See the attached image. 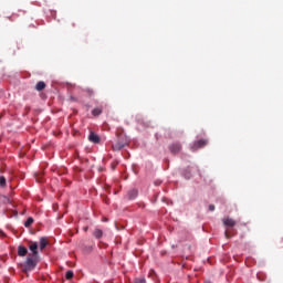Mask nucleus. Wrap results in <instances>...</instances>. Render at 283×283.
Segmentation results:
<instances>
[{
	"mask_svg": "<svg viewBox=\"0 0 283 283\" xmlns=\"http://www.w3.org/2000/svg\"><path fill=\"white\" fill-rule=\"evenodd\" d=\"M93 116H101L103 114V108L102 107H96L92 111Z\"/></svg>",
	"mask_w": 283,
	"mask_h": 283,
	"instance_id": "nucleus-13",
	"label": "nucleus"
},
{
	"mask_svg": "<svg viewBox=\"0 0 283 283\" xmlns=\"http://www.w3.org/2000/svg\"><path fill=\"white\" fill-rule=\"evenodd\" d=\"M0 235H6V233H3V231H0Z\"/></svg>",
	"mask_w": 283,
	"mask_h": 283,
	"instance_id": "nucleus-22",
	"label": "nucleus"
},
{
	"mask_svg": "<svg viewBox=\"0 0 283 283\" xmlns=\"http://www.w3.org/2000/svg\"><path fill=\"white\" fill-rule=\"evenodd\" d=\"M88 140L91 143L98 144V143H101V137H98V135L94 134V132H91V134L88 136Z\"/></svg>",
	"mask_w": 283,
	"mask_h": 283,
	"instance_id": "nucleus-6",
	"label": "nucleus"
},
{
	"mask_svg": "<svg viewBox=\"0 0 283 283\" xmlns=\"http://www.w3.org/2000/svg\"><path fill=\"white\" fill-rule=\"evenodd\" d=\"M209 211H216V206L210 205V206H209Z\"/></svg>",
	"mask_w": 283,
	"mask_h": 283,
	"instance_id": "nucleus-19",
	"label": "nucleus"
},
{
	"mask_svg": "<svg viewBox=\"0 0 283 283\" xmlns=\"http://www.w3.org/2000/svg\"><path fill=\"white\" fill-rule=\"evenodd\" d=\"M44 88H45V82L40 81L36 83V85H35L36 92H43Z\"/></svg>",
	"mask_w": 283,
	"mask_h": 283,
	"instance_id": "nucleus-10",
	"label": "nucleus"
},
{
	"mask_svg": "<svg viewBox=\"0 0 283 283\" xmlns=\"http://www.w3.org/2000/svg\"><path fill=\"white\" fill-rule=\"evenodd\" d=\"M39 264V256H29L24 263L25 271H34Z\"/></svg>",
	"mask_w": 283,
	"mask_h": 283,
	"instance_id": "nucleus-2",
	"label": "nucleus"
},
{
	"mask_svg": "<svg viewBox=\"0 0 283 283\" xmlns=\"http://www.w3.org/2000/svg\"><path fill=\"white\" fill-rule=\"evenodd\" d=\"M0 187H6V177H0Z\"/></svg>",
	"mask_w": 283,
	"mask_h": 283,
	"instance_id": "nucleus-17",
	"label": "nucleus"
},
{
	"mask_svg": "<svg viewBox=\"0 0 283 283\" xmlns=\"http://www.w3.org/2000/svg\"><path fill=\"white\" fill-rule=\"evenodd\" d=\"M117 142L113 144V151H120L124 147H127L129 145V138L126 137L125 133L123 130L119 133H116Z\"/></svg>",
	"mask_w": 283,
	"mask_h": 283,
	"instance_id": "nucleus-1",
	"label": "nucleus"
},
{
	"mask_svg": "<svg viewBox=\"0 0 283 283\" xmlns=\"http://www.w3.org/2000/svg\"><path fill=\"white\" fill-rule=\"evenodd\" d=\"M32 224H34V219L32 217H29L24 222V227L28 229L29 227H32Z\"/></svg>",
	"mask_w": 283,
	"mask_h": 283,
	"instance_id": "nucleus-14",
	"label": "nucleus"
},
{
	"mask_svg": "<svg viewBox=\"0 0 283 283\" xmlns=\"http://www.w3.org/2000/svg\"><path fill=\"white\" fill-rule=\"evenodd\" d=\"M48 247V239L45 237L40 238V250L43 251Z\"/></svg>",
	"mask_w": 283,
	"mask_h": 283,
	"instance_id": "nucleus-11",
	"label": "nucleus"
},
{
	"mask_svg": "<svg viewBox=\"0 0 283 283\" xmlns=\"http://www.w3.org/2000/svg\"><path fill=\"white\" fill-rule=\"evenodd\" d=\"M207 145H209V140L207 139L196 140L191 146V150L198 151V149H202V147H207Z\"/></svg>",
	"mask_w": 283,
	"mask_h": 283,
	"instance_id": "nucleus-3",
	"label": "nucleus"
},
{
	"mask_svg": "<svg viewBox=\"0 0 283 283\" xmlns=\"http://www.w3.org/2000/svg\"><path fill=\"white\" fill-rule=\"evenodd\" d=\"M224 237L228 238V239L231 238L230 234H229V230H226Z\"/></svg>",
	"mask_w": 283,
	"mask_h": 283,
	"instance_id": "nucleus-21",
	"label": "nucleus"
},
{
	"mask_svg": "<svg viewBox=\"0 0 283 283\" xmlns=\"http://www.w3.org/2000/svg\"><path fill=\"white\" fill-rule=\"evenodd\" d=\"M18 255L20 258H25V255H28V248H25L23 245H19V248H18Z\"/></svg>",
	"mask_w": 283,
	"mask_h": 283,
	"instance_id": "nucleus-7",
	"label": "nucleus"
},
{
	"mask_svg": "<svg viewBox=\"0 0 283 283\" xmlns=\"http://www.w3.org/2000/svg\"><path fill=\"white\" fill-rule=\"evenodd\" d=\"M94 238H96L97 240H101V238H103V230L101 229H95L93 232Z\"/></svg>",
	"mask_w": 283,
	"mask_h": 283,
	"instance_id": "nucleus-12",
	"label": "nucleus"
},
{
	"mask_svg": "<svg viewBox=\"0 0 283 283\" xmlns=\"http://www.w3.org/2000/svg\"><path fill=\"white\" fill-rule=\"evenodd\" d=\"M223 224H224V227L233 228L235 226V220H233L231 218H224Z\"/></svg>",
	"mask_w": 283,
	"mask_h": 283,
	"instance_id": "nucleus-8",
	"label": "nucleus"
},
{
	"mask_svg": "<svg viewBox=\"0 0 283 283\" xmlns=\"http://www.w3.org/2000/svg\"><path fill=\"white\" fill-rule=\"evenodd\" d=\"M170 151H172V154H176V151H177V150H176V146H171V147H170Z\"/></svg>",
	"mask_w": 283,
	"mask_h": 283,
	"instance_id": "nucleus-20",
	"label": "nucleus"
},
{
	"mask_svg": "<svg viewBox=\"0 0 283 283\" xmlns=\"http://www.w3.org/2000/svg\"><path fill=\"white\" fill-rule=\"evenodd\" d=\"M134 283H146L145 279H136Z\"/></svg>",
	"mask_w": 283,
	"mask_h": 283,
	"instance_id": "nucleus-18",
	"label": "nucleus"
},
{
	"mask_svg": "<svg viewBox=\"0 0 283 283\" xmlns=\"http://www.w3.org/2000/svg\"><path fill=\"white\" fill-rule=\"evenodd\" d=\"M72 277H74V272L72 270H69L66 273H65V279L66 280H72Z\"/></svg>",
	"mask_w": 283,
	"mask_h": 283,
	"instance_id": "nucleus-15",
	"label": "nucleus"
},
{
	"mask_svg": "<svg viewBox=\"0 0 283 283\" xmlns=\"http://www.w3.org/2000/svg\"><path fill=\"white\" fill-rule=\"evenodd\" d=\"M155 185H160V182L157 181V182H155Z\"/></svg>",
	"mask_w": 283,
	"mask_h": 283,
	"instance_id": "nucleus-23",
	"label": "nucleus"
},
{
	"mask_svg": "<svg viewBox=\"0 0 283 283\" xmlns=\"http://www.w3.org/2000/svg\"><path fill=\"white\" fill-rule=\"evenodd\" d=\"M29 250L33 258H39V243L36 241H29Z\"/></svg>",
	"mask_w": 283,
	"mask_h": 283,
	"instance_id": "nucleus-4",
	"label": "nucleus"
},
{
	"mask_svg": "<svg viewBox=\"0 0 283 283\" xmlns=\"http://www.w3.org/2000/svg\"><path fill=\"white\" fill-rule=\"evenodd\" d=\"M193 171V168L188 167L185 171H184V178H186V180H189L191 178V172Z\"/></svg>",
	"mask_w": 283,
	"mask_h": 283,
	"instance_id": "nucleus-9",
	"label": "nucleus"
},
{
	"mask_svg": "<svg viewBox=\"0 0 283 283\" xmlns=\"http://www.w3.org/2000/svg\"><path fill=\"white\" fill-rule=\"evenodd\" d=\"M84 92H85V94H86L87 96H93V95H94V90H93V88H90V87L84 88Z\"/></svg>",
	"mask_w": 283,
	"mask_h": 283,
	"instance_id": "nucleus-16",
	"label": "nucleus"
},
{
	"mask_svg": "<svg viewBox=\"0 0 283 283\" xmlns=\"http://www.w3.org/2000/svg\"><path fill=\"white\" fill-rule=\"evenodd\" d=\"M127 200H136L138 198V190L137 189H130L126 195Z\"/></svg>",
	"mask_w": 283,
	"mask_h": 283,
	"instance_id": "nucleus-5",
	"label": "nucleus"
}]
</instances>
